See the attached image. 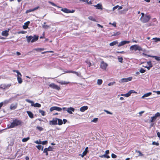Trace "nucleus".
Instances as JSON below:
<instances>
[{"instance_id": "obj_1", "label": "nucleus", "mask_w": 160, "mask_h": 160, "mask_svg": "<svg viewBox=\"0 0 160 160\" xmlns=\"http://www.w3.org/2000/svg\"><path fill=\"white\" fill-rule=\"evenodd\" d=\"M23 122L22 121L17 119H15L12 121V122L11 123L10 125H8V128H14L17 126L22 125Z\"/></svg>"}, {"instance_id": "obj_2", "label": "nucleus", "mask_w": 160, "mask_h": 160, "mask_svg": "<svg viewBox=\"0 0 160 160\" xmlns=\"http://www.w3.org/2000/svg\"><path fill=\"white\" fill-rule=\"evenodd\" d=\"M13 72H16L17 73V76L18 82L20 84L21 83L22 81L21 78L22 75L21 73L18 70H13Z\"/></svg>"}, {"instance_id": "obj_3", "label": "nucleus", "mask_w": 160, "mask_h": 160, "mask_svg": "<svg viewBox=\"0 0 160 160\" xmlns=\"http://www.w3.org/2000/svg\"><path fill=\"white\" fill-rule=\"evenodd\" d=\"M26 101L27 102L31 103V106L34 107L40 108L41 106V105L40 104L37 102L36 103H34V102L33 101H31L29 99H27L26 100Z\"/></svg>"}, {"instance_id": "obj_4", "label": "nucleus", "mask_w": 160, "mask_h": 160, "mask_svg": "<svg viewBox=\"0 0 160 160\" xmlns=\"http://www.w3.org/2000/svg\"><path fill=\"white\" fill-rule=\"evenodd\" d=\"M151 18V17L149 15H145L143 17H141V20L143 23L148 22Z\"/></svg>"}, {"instance_id": "obj_5", "label": "nucleus", "mask_w": 160, "mask_h": 160, "mask_svg": "<svg viewBox=\"0 0 160 160\" xmlns=\"http://www.w3.org/2000/svg\"><path fill=\"white\" fill-rule=\"evenodd\" d=\"M130 49L131 50H134L135 51L138 50L140 51L142 50V48L140 47L137 45L132 46L130 47Z\"/></svg>"}, {"instance_id": "obj_6", "label": "nucleus", "mask_w": 160, "mask_h": 160, "mask_svg": "<svg viewBox=\"0 0 160 160\" xmlns=\"http://www.w3.org/2000/svg\"><path fill=\"white\" fill-rule=\"evenodd\" d=\"M49 86L50 88L54 89H55L58 91H59L60 89V87L54 83H52L49 84Z\"/></svg>"}, {"instance_id": "obj_7", "label": "nucleus", "mask_w": 160, "mask_h": 160, "mask_svg": "<svg viewBox=\"0 0 160 160\" xmlns=\"http://www.w3.org/2000/svg\"><path fill=\"white\" fill-rule=\"evenodd\" d=\"M49 86L50 88L54 89H55L58 91H59L60 89V87L54 83H52L49 84Z\"/></svg>"}, {"instance_id": "obj_8", "label": "nucleus", "mask_w": 160, "mask_h": 160, "mask_svg": "<svg viewBox=\"0 0 160 160\" xmlns=\"http://www.w3.org/2000/svg\"><path fill=\"white\" fill-rule=\"evenodd\" d=\"M11 85V84H1L0 86V88L3 90L8 89Z\"/></svg>"}, {"instance_id": "obj_9", "label": "nucleus", "mask_w": 160, "mask_h": 160, "mask_svg": "<svg viewBox=\"0 0 160 160\" xmlns=\"http://www.w3.org/2000/svg\"><path fill=\"white\" fill-rule=\"evenodd\" d=\"M49 124L51 125H55L58 124L57 118H53L52 120L49 122Z\"/></svg>"}, {"instance_id": "obj_10", "label": "nucleus", "mask_w": 160, "mask_h": 160, "mask_svg": "<svg viewBox=\"0 0 160 160\" xmlns=\"http://www.w3.org/2000/svg\"><path fill=\"white\" fill-rule=\"evenodd\" d=\"M108 65L107 63H105L103 61H102L101 62L100 67L102 69L105 70Z\"/></svg>"}, {"instance_id": "obj_11", "label": "nucleus", "mask_w": 160, "mask_h": 160, "mask_svg": "<svg viewBox=\"0 0 160 160\" xmlns=\"http://www.w3.org/2000/svg\"><path fill=\"white\" fill-rule=\"evenodd\" d=\"M62 110V108L60 107L53 106L51 107L50 109V110L51 112H52L53 110H56L58 111H60Z\"/></svg>"}, {"instance_id": "obj_12", "label": "nucleus", "mask_w": 160, "mask_h": 160, "mask_svg": "<svg viewBox=\"0 0 160 160\" xmlns=\"http://www.w3.org/2000/svg\"><path fill=\"white\" fill-rule=\"evenodd\" d=\"M130 42V41H123L120 42L118 44V47H120L124 45L127 43H129Z\"/></svg>"}, {"instance_id": "obj_13", "label": "nucleus", "mask_w": 160, "mask_h": 160, "mask_svg": "<svg viewBox=\"0 0 160 160\" xmlns=\"http://www.w3.org/2000/svg\"><path fill=\"white\" fill-rule=\"evenodd\" d=\"M9 29H8V30L3 31L2 32V35L3 36H5L6 37H7L9 35L8 32H9Z\"/></svg>"}, {"instance_id": "obj_14", "label": "nucleus", "mask_w": 160, "mask_h": 160, "mask_svg": "<svg viewBox=\"0 0 160 160\" xmlns=\"http://www.w3.org/2000/svg\"><path fill=\"white\" fill-rule=\"evenodd\" d=\"M132 77H130L128 78H122L121 79V81L122 82H125L130 81L132 80Z\"/></svg>"}, {"instance_id": "obj_15", "label": "nucleus", "mask_w": 160, "mask_h": 160, "mask_svg": "<svg viewBox=\"0 0 160 160\" xmlns=\"http://www.w3.org/2000/svg\"><path fill=\"white\" fill-rule=\"evenodd\" d=\"M40 7L39 6H38L34 8L27 10L26 12V13H27L31 12H33L36 10L38 9Z\"/></svg>"}, {"instance_id": "obj_16", "label": "nucleus", "mask_w": 160, "mask_h": 160, "mask_svg": "<svg viewBox=\"0 0 160 160\" xmlns=\"http://www.w3.org/2000/svg\"><path fill=\"white\" fill-rule=\"evenodd\" d=\"M30 23V22L29 21H27V22L24 23V25L23 26V28L24 29H26L28 28V26L29 24Z\"/></svg>"}, {"instance_id": "obj_17", "label": "nucleus", "mask_w": 160, "mask_h": 160, "mask_svg": "<svg viewBox=\"0 0 160 160\" xmlns=\"http://www.w3.org/2000/svg\"><path fill=\"white\" fill-rule=\"evenodd\" d=\"M66 111L69 114H72V112H73L74 111V109L73 108L70 107L69 108H68Z\"/></svg>"}, {"instance_id": "obj_18", "label": "nucleus", "mask_w": 160, "mask_h": 160, "mask_svg": "<svg viewBox=\"0 0 160 160\" xmlns=\"http://www.w3.org/2000/svg\"><path fill=\"white\" fill-rule=\"evenodd\" d=\"M88 107L87 106H83L80 108V111L82 112H84L87 110L88 109Z\"/></svg>"}, {"instance_id": "obj_19", "label": "nucleus", "mask_w": 160, "mask_h": 160, "mask_svg": "<svg viewBox=\"0 0 160 160\" xmlns=\"http://www.w3.org/2000/svg\"><path fill=\"white\" fill-rule=\"evenodd\" d=\"M17 106V104H12L10 106V108L11 110H14L16 108Z\"/></svg>"}, {"instance_id": "obj_20", "label": "nucleus", "mask_w": 160, "mask_h": 160, "mask_svg": "<svg viewBox=\"0 0 160 160\" xmlns=\"http://www.w3.org/2000/svg\"><path fill=\"white\" fill-rule=\"evenodd\" d=\"M94 6L96 7L97 9L101 10H102V5L99 3H98L96 5H94Z\"/></svg>"}, {"instance_id": "obj_21", "label": "nucleus", "mask_w": 160, "mask_h": 160, "mask_svg": "<svg viewBox=\"0 0 160 160\" xmlns=\"http://www.w3.org/2000/svg\"><path fill=\"white\" fill-rule=\"evenodd\" d=\"M73 73L75 74L77 76H79V74L78 72H77L76 71H68L65 72V73Z\"/></svg>"}, {"instance_id": "obj_22", "label": "nucleus", "mask_w": 160, "mask_h": 160, "mask_svg": "<svg viewBox=\"0 0 160 160\" xmlns=\"http://www.w3.org/2000/svg\"><path fill=\"white\" fill-rule=\"evenodd\" d=\"M27 112L30 118H33V114L31 112L29 111H27Z\"/></svg>"}, {"instance_id": "obj_23", "label": "nucleus", "mask_w": 160, "mask_h": 160, "mask_svg": "<svg viewBox=\"0 0 160 160\" xmlns=\"http://www.w3.org/2000/svg\"><path fill=\"white\" fill-rule=\"evenodd\" d=\"M58 82L59 83H60L62 85H67V84H69L70 83V82H66L65 81H60V82Z\"/></svg>"}, {"instance_id": "obj_24", "label": "nucleus", "mask_w": 160, "mask_h": 160, "mask_svg": "<svg viewBox=\"0 0 160 160\" xmlns=\"http://www.w3.org/2000/svg\"><path fill=\"white\" fill-rule=\"evenodd\" d=\"M38 36H35V37H32V39L31 42H35L37 41V40H38Z\"/></svg>"}, {"instance_id": "obj_25", "label": "nucleus", "mask_w": 160, "mask_h": 160, "mask_svg": "<svg viewBox=\"0 0 160 160\" xmlns=\"http://www.w3.org/2000/svg\"><path fill=\"white\" fill-rule=\"evenodd\" d=\"M61 10L65 13H69V10L67 8H62Z\"/></svg>"}, {"instance_id": "obj_26", "label": "nucleus", "mask_w": 160, "mask_h": 160, "mask_svg": "<svg viewBox=\"0 0 160 160\" xmlns=\"http://www.w3.org/2000/svg\"><path fill=\"white\" fill-rule=\"evenodd\" d=\"M118 43V42L117 40H116L113 42H111L109 44V45L111 46H113L117 44Z\"/></svg>"}, {"instance_id": "obj_27", "label": "nucleus", "mask_w": 160, "mask_h": 160, "mask_svg": "<svg viewBox=\"0 0 160 160\" xmlns=\"http://www.w3.org/2000/svg\"><path fill=\"white\" fill-rule=\"evenodd\" d=\"M152 93L151 92H149L148 93H145L144 94V95L142 97V98H144L145 97H147L150 96V95L152 94Z\"/></svg>"}, {"instance_id": "obj_28", "label": "nucleus", "mask_w": 160, "mask_h": 160, "mask_svg": "<svg viewBox=\"0 0 160 160\" xmlns=\"http://www.w3.org/2000/svg\"><path fill=\"white\" fill-rule=\"evenodd\" d=\"M58 121V124L59 125H61L63 124L62 121V119L57 118V122Z\"/></svg>"}, {"instance_id": "obj_29", "label": "nucleus", "mask_w": 160, "mask_h": 160, "mask_svg": "<svg viewBox=\"0 0 160 160\" xmlns=\"http://www.w3.org/2000/svg\"><path fill=\"white\" fill-rule=\"evenodd\" d=\"M36 147L39 150L41 149V150L42 151L43 149V147L41 145H37L36 146Z\"/></svg>"}, {"instance_id": "obj_30", "label": "nucleus", "mask_w": 160, "mask_h": 160, "mask_svg": "<svg viewBox=\"0 0 160 160\" xmlns=\"http://www.w3.org/2000/svg\"><path fill=\"white\" fill-rule=\"evenodd\" d=\"M27 38V40L28 42H29L30 41L32 40V36H29L28 37H26Z\"/></svg>"}, {"instance_id": "obj_31", "label": "nucleus", "mask_w": 160, "mask_h": 160, "mask_svg": "<svg viewBox=\"0 0 160 160\" xmlns=\"http://www.w3.org/2000/svg\"><path fill=\"white\" fill-rule=\"evenodd\" d=\"M39 113H40L42 116H44L45 115V112L42 110H39Z\"/></svg>"}, {"instance_id": "obj_32", "label": "nucleus", "mask_w": 160, "mask_h": 160, "mask_svg": "<svg viewBox=\"0 0 160 160\" xmlns=\"http://www.w3.org/2000/svg\"><path fill=\"white\" fill-rule=\"evenodd\" d=\"M48 2H49V3H50V4L52 5V6H55V7H57L58 8H61L59 6H57L55 3H54L53 2H52L49 1Z\"/></svg>"}, {"instance_id": "obj_33", "label": "nucleus", "mask_w": 160, "mask_h": 160, "mask_svg": "<svg viewBox=\"0 0 160 160\" xmlns=\"http://www.w3.org/2000/svg\"><path fill=\"white\" fill-rule=\"evenodd\" d=\"M131 95V94L129 92L128 93L124 94H122V96H124L125 97H128L130 96Z\"/></svg>"}, {"instance_id": "obj_34", "label": "nucleus", "mask_w": 160, "mask_h": 160, "mask_svg": "<svg viewBox=\"0 0 160 160\" xmlns=\"http://www.w3.org/2000/svg\"><path fill=\"white\" fill-rule=\"evenodd\" d=\"M47 149V150L48 151H52L53 148L52 147L49 146L48 148H45Z\"/></svg>"}, {"instance_id": "obj_35", "label": "nucleus", "mask_w": 160, "mask_h": 160, "mask_svg": "<svg viewBox=\"0 0 160 160\" xmlns=\"http://www.w3.org/2000/svg\"><path fill=\"white\" fill-rule=\"evenodd\" d=\"M45 23H46L45 22L44 23V25H43L42 26L43 28H45V29H47V28H49L50 27L49 25H45Z\"/></svg>"}, {"instance_id": "obj_36", "label": "nucleus", "mask_w": 160, "mask_h": 160, "mask_svg": "<svg viewBox=\"0 0 160 160\" xmlns=\"http://www.w3.org/2000/svg\"><path fill=\"white\" fill-rule=\"evenodd\" d=\"M102 83V79H98L97 81V84L98 85H101Z\"/></svg>"}, {"instance_id": "obj_37", "label": "nucleus", "mask_w": 160, "mask_h": 160, "mask_svg": "<svg viewBox=\"0 0 160 160\" xmlns=\"http://www.w3.org/2000/svg\"><path fill=\"white\" fill-rule=\"evenodd\" d=\"M153 58H154L156 60L159 62L160 61V57L157 56H153Z\"/></svg>"}, {"instance_id": "obj_38", "label": "nucleus", "mask_w": 160, "mask_h": 160, "mask_svg": "<svg viewBox=\"0 0 160 160\" xmlns=\"http://www.w3.org/2000/svg\"><path fill=\"white\" fill-rule=\"evenodd\" d=\"M48 151L47 150V149L45 148L43 150V152L45 153L46 156H48Z\"/></svg>"}, {"instance_id": "obj_39", "label": "nucleus", "mask_w": 160, "mask_h": 160, "mask_svg": "<svg viewBox=\"0 0 160 160\" xmlns=\"http://www.w3.org/2000/svg\"><path fill=\"white\" fill-rule=\"evenodd\" d=\"M160 117V113L159 112H157L155 114V115L154 116V118H157L158 117Z\"/></svg>"}, {"instance_id": "obj_40", "label": "nucleus", "mask_w": 160, "mask_h": 160, "mask_svg": "<svg viewBox=\"0 0 160 160\" xmlns=\"http://www.w3.org/2000/svg\"><path fill=\"white\" fill-rule=\"evenodd\" d=\"M29 139V137H28L27 138H24L22 139V141L23 142H25L28 141Z\"/></svg>"}, {"instance_id": "obj_41", "label": "nucleus", "mask_w": 160, "mask_h": 160, "mask_svg": "<svg viewBox=\"0 0 160 160\" xmlns=\"http://www.w3.org/2000/svg\"><path fill=\"white\" fill-rule=\"evenodd\" d=\"M118 59L119 62L121 63H122L123 58L122 57H118Z\"/></svg>"}, {"instance_id": "obj_42", "label": "nucleus", "mask_w": 160, "mask_h": 160, "mask_svg": "<svg viewBox=\"0 0 160 160\" xmlns=\"http://www.w3.org/2000/svg\"><path fill=\"white\" fill-rule=\"evenodd\" d=\"M147 64L148 65V66H150L151 67H152L153 66L152 63V62L151 61H149L147 62Z\"/></svg>"}, {"instance_id": "obj_43", "label": "nucleus", "mask_w": 160, "mask_h": 160, "mask_svg": "<svg viewBox=\"0 0 160 160\" xmlns=\"http://www.w3.org/2000/svg\"><path fill=\"white\" fill-rule=\"evenodd\" d=\"M88 152L87 151H84L82 153V154L81 155L82 157H83L84 156H85L87 153Z\"/></svg>"}, {"instance_id": "obj_44", "label": "nucleus", "mask_w": 160, "mask_h": 160, "mask_svg": "<svg viewBox=\"0 0 160 160\" xmlns=\"http://www.w3.org/2000/svg\"><path fill=\"white\" fill-rule=\"evenodd\" d=\"M154 118V116L151 118V119L150 120V122H154V121H155V120L156 119V118L155 117L154 118Z\"/></svg>"}, {"instance_id": "obj_45", "label": "nucleus", "mask_w": 160, "mask_h": 160, "mask_svg": "<svg viewBox=\"0 0 160 160\" xmlns=\"http://www.w3.org/2000/svg\"><path fill=\"white\" fill-rule=\"evenodd\" d=\"M152 144L153 145H156L157 146L159 145V143L158 142H156L155 141L153 142H152Z\"/></svg>"}, {"instance_id": "obj_46", "label": "nucleus", "mask_w": 160, "mask_h": 160, "mask_svg": "<svg viewBox=\"0 0 160 160\" xmlns=\"http://www.w3.org/2000/svg\"><path fill=\"white\" fill-rule=\"evenodd\" d=\"M42 142L40 141V140L39 139V141L37 140L34 142L37 144H41V142Z\"/></svg>"}, {"instance_id": "obj_47", "label": "nucleus", "mask_w": 160, "mask_h": 160, "mask_svg": "<svg viewBox=\"0 0 160 160\" xmlns=\"http://www.w3.org/2000/svg\"><path fill=\"white\" fill-rule=\"evenodd\" d=\"M88 18L89 19L92 20L93 21H96L95 19L92 16H90L88 17Z\"/></svg>"}, {"instance_id": "obj_48", "label": "nucleus", "mask_w": 160, "mask_h": 160, "mask_svg": "<svg viewBox=\"0 0 160 160\" xmlns=\"http://www.w3.org/2000/svg\"><path fill=\"white\" fill-rule=\"evenodd\" d=\"M48 143V141L46 140L42 142H41V144H42L43 145H45L47 144Z\"/></svg>"}, {"instance_id": "obj_49", "label": "nucleus", "mask_w": 160, "mask_h": 160, "mask_svg": "<svg viewBox=\"0 0 160 160\" xmlns=\"http://www.w3.org/2000/svg\"><path fill=\"white\" fill-rule=\"evenodd\" d=\"M86 62L87 63L88 65V67H90L92 65V63L90 62H88V61H86Z\"/></svg>"}, {"instance_id": "obj_50", "label": "nucleus", "mask_w": 160, "mask_h": 160, "mask_svg": "<svg viewBox=\"0 0 160 160\" xmlns=\"http://www.w3.org/2000/svg\"><path fill=\"white\" fill-rule=\"evenodd\" d=\"M146 71V70L144 69H143V68H142L141 69H140V71H139V72L141 73H144V72H145Z\"/></svg>"}, {"instance_id": "obj_51", "label": "nucleus", "mask_w": 160, "mask_h": 160, "mask_svg": "<svg viewBox=\"0 0 160 160\" xmlns=\"http://www.w3.org/2000/svg\"><path fill=\"white\" fill-rule=\"evenodd\" d=\"M44 48H38L35 49V50L36 51L39 50L40 51H43L44 50Z\"/></svg>"}, {"instance_id": "obj_52", "label": "nucleus", "mask_w": 160, "mask_h": 160, "mask_svg": "<svg viewBox=\"0 0 160 160\" xmlns=\"http://www.w3.org/2000/svg\"><path fill=\"white\" fill-rule=\"evenodd\" d=\"M37 128L39 131H41L43 130V128L41 127L38 126Z\"/></svg>"}, {"instance_id": "obj_53", "label": "nucleus", "mask_w": 160, "mask_h": 160, "mask_svg": "<svg viewBox=\"0 0 160 160\" xmlns=\"http://www.w3.org/2000/svg\"><path fill=\"white\" fill-rule=\"evenodd\" d=\"M9 102V101L8 100H5L3 102V104H7Z\"/></svg>"}, {"instance_id": "obj_54", "label": "nucleus", "mask_w": 160, "mask_h": 160, "mask_svg": "<svg viewBox=\"0 0 160 160\" xmlns=\"http://www.w3.org/2000/svg\"><path fill=\"white\" fill-rule=\"evenodd\" d=\"M111 157L112 158H116L117 157V156L115 154L112 153L111 154Z\"/></svg>"}, {"instance_id": "obj_55", "label": "nucleus", "mask_w": 160, "mask_h": 160, "mask_svg": "<svg viewBox=\"0 0 160 160\" xmlns=\"http://www.w3.org/2000/svg\"><path fill=\"white\" fill-rule=\"evenodd\" d=\"M103 157H105V158H110V157L109 156H108L107 155H106L105 154L103 155Z\"/></svg>"}, {"instance_id": "obj_56", "label": "nucleus", "mask_w": 160, "mask_h": 160, "mask_svg": "<svg viewBox=\"0 0 160 160\" xmlns=\"http://www.w3.org/2000/svg\"><path fill=\"white\" fill-rule=\"evenodd\" d=\"M98 118H94L93 119L92 121V122H97L98 121Z\"/></svg>"}, {"instance_id": "obj_57", "label": "nucleus", "mask_w": 160, "mask_h": 160, "mask_svg": "<svg viewBox=\"0 0 160 160\" xmlns=\"http://www.w3.org/2000/svg\"><path fill=\"white\" fill-rule=\"evenodd\" d=\"M136 152L139 153V156H142L143 155V154L141 152L139 151H136Z\"/></svg>"}, {"instance_id": "obj_58", "label": "nucleus", "mask_w": 160, "mask_h": 160, "mask_svg": "<svg viewBox=\"0 0 160 160\" xmlns=\"http://www.w3.org/2000/svg\"><path fill=\"white\" fill-rule=\"evenodd\" d=\"M48 52H53V51H45V52H42V53L44 54L46 53H48Z\"/></svg>"}, {"instance_id": "obj_59", "label": "nucleus", "mask_w": 160, "mask_h": 160, "mask_svg": "<svg viewBox=\"0 0 160 160\" xmlns=\"http://www.w3.org/2000/svg\"><path fill=\"white\" fill-rule=\"evenodd\" d=\"M104 111L105 112H106L107 114H112V113L110 112L109 111H107V110H104Z\"/></svg>"}, {"instance_id": "obj_60", "label": "nucleus", "mask_w": 160, "mask_h": 160, "mask_svg": "<svg viewBox=\"0 0 160 160\" xmlns=\"http://www.w3.org/2000/svg\"><path fill=\"white\" fill-rule=\"evenodd\" d=\"M115 82H111L108 84V85L109 86H110L111 85H112L114 83H115Z\"/></svg>"}, {"instance_id": "obj_61", "label": "nucleus", "mask_w": 160, "mask_h": 160, "mask_svg": "<svg viewBox=\"0 0 160 160\" xmlns=\"http://www.w3.org/2000/svg\"><path fill=\"white\" fill-rule=\"evenodd\" d=\"M129 93H130L131 94L132 93H136V92L134 90H130L129 91Z\"/></svg>"}, {"instance_id": "obj_62", "label": "nucleus", "mask_w": 160, "mask_h": 160, "mask_svg": "<svg viewBox=\"0 0 160 160\" xmlns=\"http://www.w3.org/2000/svg\"><path fill=\"white\" fill-rule=\"evenodd\" d=\"M119 7V6L118 5H117V6H116L115 7H114L113 8H112V10H115L118 7Z\"/></svg>"}, {"instance_id": "obj_63", "label": "nucleus", "mask_w": 160, "mask_h": 160, "mask_svg": "<svg viewBox=\"0 0 160 160\" xmlns=\"http://www.w3.org/2000/svg\"><path fill=\"white\" fill-rule=\"evenodd\" d=\"M112 25L114 27H116V23L115 22H114L112 23Z\"/></svg>"}, {"instance_id": "obj_64", "label": "nucleus", "mask_w": 160, "mask_h": 160, "mask_svg": "<svg viewBox=\"0 0 160 160\" xmlns=\"http://www.w3.org/2000/svg\"><path fill=\"white\" fill-rule=\"evenodd\" d=\"M157 135L160 138V133L159 132H157Z\"/></svg>"}]
</instances>
